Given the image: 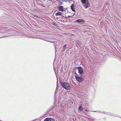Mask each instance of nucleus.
Instances as JSON below:
<instances>
[{"label": "nucleus", "mask_w": 121, "mask_h": 121, "mask_svg": "<svg viewBox=\"0 0 121 121\" xmlns=\"http://www.w3.org/2000/svg\"><path fill=\"white\" fill-rule=\"evenodd\" d=\"M56 78H57V76H56Z\"/></svg>", "instance_id": "nucleus-14"}, {"label": "nucleus", "mask_w": 121, "mask_h": 121, "mask_svg": "<svg viewBox=\"0 0 121 121\" xmlns=\"http://www.w3.org/2000/svg\"><path fill=\"white\" fill-rule=\"evenodd\" d=\"M62 13L60 12H59L57 13H56V16H58V15H61L62 16Z\"/></svg>", "instance_id": "nucleus-9"}, {"label": "nucleus", "mask_w": 121, "mask_h": 121, "mask_svg": "<svg viewBox=\"0 0 121 121\" xmlns=\"http://www.w3.org/2000/svg\"><path fill=\"white\" fill-rule=\"evenodd\" d=\"M77 69L78 73L81 75L83 74L84 73V72L83 69L80 67H78Z\"/></svg>", "instance_id": "nucleus-3"}, {"label": "nucleus", "mask_w": 121, "mask_h": 121, "mask_svg": "<svg viewBox=\"0 0 121 121\" xmlns=\"http://www.w3.org/2000/svg\"><path fill=\"white\" fill-rule=\"evenodd\" d=\"M68 0H67V1H68Z\"/></svg>", "instance_id": "nucleus-15"}, {"label": "nucleus", "mask_w": 121, "mask_h": 121, "mask_svg": "<svg viewBox=\"0 0 121 121\" xmlns=\"http://www.w3.org/2000/svg\"><path fill=\"white\" fill-rule=\"evenodd\" d=\"M66 45H65L64 46V47L63 48V49L64 50L66 48Z\"/></svg>", "instance_id": "nucleus-10"}, {"label": "nucleus", "mask_w": 121, "mask_h": 121, "mask_svg": "<svg viewBox=\"0 0 121 121\" xmlns=\"http://www.w3.org/2000/svg\"><path fill=\"white\" fill-rule=\"evenodd\" d=\"M58 9L60 11H63V7L62 6H60L58 8Z\"/></svg>", "instance_id": "nucleus-6"}, {"label": "nucleus", "mask_w": 121, "mask_h": 121, "mask_svg": "<svg viewBox=\"0 0 121 121\" xmlns=\"http://www.w3.org/2000/svg\"><path fill=\"white\" fill-rule=\"evenodd\" d=\"M74 73H75V76H76V75H77L76 73L75 72Z\"/></svg>", "instance_id": "nucleus-13"}, {"label": "nucleus", "mask_w": 121, "mask_h": 121, "mask_svg": "<svg viewBox=\"0 0 121 121\" xmlns=\"http://www.w3.org/2000/svg\"><path fill=\"white\" fill-rule=\"evenodd\" d=\"M82 5L85 9H87L90 5V3L88 0H81Z\"/></svg>", "instance_id": "nucleus-2"}, {"label": "nucleus", "mask_w": 121, "mask_h": 121, "mask_svg": "<svg viewBox=\"0 0 121 121\" xmlns=\"http://www.w3.org/2000/svg\"><path fill=\"white\" fill-rule=\"evenodd\" d=\"M75 22H78L80 23H82L85 22V21L83 19H79L75 21Z\"/></svg>", "instance_id": "nucleus-5"}, {"label": "nucleus", "mask_w": 121, "mask_h": 121, "mask_svg": "<svg viewBox=\"0 0 121 121\" xmlns=\"http://www.w3.org/2000/svg\"><path fill=\"white\" fill-rule=\"evenodd\" d=\"M74 4H72L71 6V9L74 12L75 11V10L74 8Z\"/></svg>", "instance_id": "nucleus-7"}, {"label": "nucleus", "mask_w": 121, "mask_h": 121, "mask_svg": "<svg viewBox=\"0 0 121 121\" xmlns=\"http://www.w3.org/2000/svg\"><path fill=\"white\" fill-rule=\"evenodd\" d=\"M79 109L80 111L82 110V107L81 106H80L79 108Z\"/></svg>", "instance_id": "nucleus-11"}, {"label": "nucleus", "mask_w": 121, "mask_h": 121, "mask_svg": "<svg viewBox=\"0 0 121 121\" xmlns=\"http://www.w3.org/2000/svg\"><path fill=\"white\" fill-rule=\"evenodd\" d=\"M81 77V76H75L76 79L78 82H82L84 79L83 78Z\"/></svg>", "instance_id": "nucleus-4"}, {"label": "nucleus", "mask_w": 121, "mask_h": 121, "mask_svg": "<svg viewBox=\"0 0 121 121\" xmlns=\"http://www.w3.org/2000/svg\"><path fill=\"white\" fill-rule=\"evenodd\" d=\"M50 118V119L51 120V121H55L54 119H53V118Z\"/></svg>", "instance_id": "nucleus-12"}, {"label": "nucleus", "mask_w": 121, "mask_h": 121, "mask_svg": "<svg viewBox=\"0 0 121 121\" xmlns=\"http://www.w3.org/2000/svg\"><path fill=\"white\" fill-rule=\"evenodd\" d=\"M60 84L62 87L67 90H70L71 89V86L68 83L62 82Z\"/></svg>", "instance_id": "nucleus-1"}, {"label": "nucleus", "mask_w": 121, "mask_h": 121, "mask_svg": "<svg viewBox=\"0 0 121 121\" xmlns=\"http://www.w3.org/2000/svg\"><path fill=\"white\" fill-rule=\"evenodd\" d=\"M44 121H51V120L50 118L47 117L45 118Z\"/></svg>", "instance_id": "nucleus-8"}]
</instances>
